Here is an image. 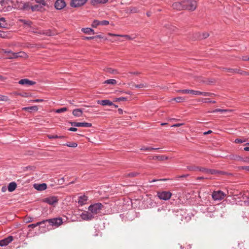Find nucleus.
Masks as SVG:
<instances>
[{"label":"nucleus","mask_w":249,"mask_h":249,"mask_svg":"<svg viewBox=\"0 0 249 249\" xmlns=\"http://www.w3.org/2000/svg\"><path fill=\"white\" fill-rule=\"evenodd\" d=\"M139 175V173L138 172H131V173H129L126 174V176L127 177L132 178V177H136V176H138Z\"/></svg>","instance_id":"nucleus-44"},{"label":"nucleus","mask_w":249,"mask_h":249,"mask_svg":"<svg viewBox=\"0 0 249 249\" xmlns=\"http://www.w3.org/2000/svg\"><path fill=\"white\" fill-rule=\"evenodd\" d=\"M219 173L218 170H216L214 169H208V174L211 175H214Z\"/></svg>","instance_id":"nucleus-46"},{"label":"nucleus","mask_w":249,"mask_h":249,"mask_svg":"<svg viewBox=\"0 0 249 249\" xmlns=\"http://www.w3.org/2000/svg\"><path fill=\"white\" fill-rule=\"evenodd\" d=\"M243 61H249V57L248 56H243L242 57Z\"/></svg>","instance_id":"nucleus-63"},{"label":"nucleus","mask_w":249,"mask_h":249,"mask_svg":"<svg viewBox=\"0 0 249 249\" xmlns=\"http://www.w3.org/2000/svg\"><path fill=\"white\" fill-rule=\"evenodd\" d=\"M226 196V194L222 191L218 190L213 191L212 195V197L214 200L220 201L224 199Z\"/></svg>","instance_id":"nucleus-6"},{"label":"nucleus","mask_w":249,"mask_h":249,"mask_svg":"<svg viewBox=\"0 0 249 249\" xmlns=\"http://www.w3.org/2000/svg\"><path fill=\"white\" fill-rule=\"evenodd\" d=\"M6 36L5 33L0 31V37L5 38Z\"/></svg>","instance_id":"nucleus-62"},{"label":"nucleus","mask_w":249,"mask_h":249,"mask_svg":"<svg viewBox=\"0 0 249 249\" xmlns=\"http://www.w3.org/2000/svg\"><path fill=\"white\" fill-rule=\"evenodd\" d=\"M214 94L211 92H202L199 91V95H203L204 96H212L213 95H214Z\"/></svg>","instance_id":"nucleus-38"},{"label":"nucleus","mask_w":249,"mask_h":249,"mask_svg":"<svg viewBox=\"0 0 249 249\" xmlns=\"http://www.w3.org/2000/svg\"><path fill=\"white\" fill-rule=\"evenodd\" d=\"M31 6L29 3H20L19 5L17 7L19 9H22L24 10H28L31 8Z\"/></svg>","instance_id":"nucleus-22"},{"label":"nucleus","mask_w":249,"mask_h":249,"mask_svg":"<svg viewBox=\"0 0 249 249\" xmlns=\"http://www.w3.org/2000/svg\"><path fill=\"white\" fill-rule=\"evenodd\" d=\"M8 100V97L5 96L0 95V101H6Z\"/></svg>","instance_id":"nucleus-58"},{"label":"nucleus","mask_w":249,"mask_h":249,"mask_svg":"<svg viewBox=\"0 0 249 249\" xmlns=\"http://www.w3.org/2000/svg\"><path fill=\"white\" fill-rule=\"evenodd\" d=\"M82 39L83 40H89V39H92L93 38V36H83L82 37Z\"/></svg>","instance_id":"nucleus-60"},{"label":"nucleus","mask_w":249,"mask_h":249,"mask_svg":"<svg viewBox=\"0 0 249 249\" xmlns=\"http://www.w3.org/2000/svg\"><path fill=\"white\" fill-rule=\"evenodd\" d=\"M201 101L203 103H215V101L211 100L209 98H203L201 99Z\"/></svg>","instance_id":"nucleus-48"},{"label":"nucleus","mask_w":249,"mask_h":249,"mask_svg":"<svg viewBox=\"0 0 249 249\" xmlns=\"http://www.w3.org/2000/svg\"><path fill=\"white\" fill-rule=\"evenodd\" d=\"M159 148H153L151 147H145L143 146L141 148V150H146V151H150L153 150H157L159 149Z\"/></svg>","instance_id":"nucleus-42"},{"label":"nucleus","mask_w":249,"mask_h":249,"mask_svg":"<svg viewBox=\"0 0 249 249\" xmlns=\"http://www.w3.org/2000/svg\"><path fill=\"white\" fill-rule=\"evenodd\" d=\"M46 3L44 0H40V2H36V4L31 6V9L33 11L41 10Z\"/></svg>","instance_id":"nucleus-8"},{"label":"nucleus","mask_w":249,"mask_h":249,"mask_svg":"<svg viewBox=\"0 0 249 249\" xmlns=\"http://www.w3.org/2000/svg\"><path fill=\"white\" fill-rule=\"evenodd\" d=\"M209 36V35L208 33H203L202 35V36H200V38L201 39H205V38H206L207 37H208Z\"/></svg>","instance_id":"nucleus-55"},{"label":"nucleus","mask_w":249,"mask_h":249,"mask_svg":"<svg viewBox=\"0 0 249 249\" xmlns=\"http://www.w3.org/2000/svg\"><path fill=\"white\" fill-rule=\"evenodd\" d=\"M230 158L231 160L239 161V160H241V157L235 155H232L230 156Z\"/></svg>","instance_id":"nucleus-43"},{"label":"nucleus","mask_w":249,"mask_h":249,"mask_svg":"<svg viewBox=\"0 0 249 249\" xmlns=\"http://www.w3.org/2000/svg\"><path fill=\"white\" fill-rule=\"evenodd\" d=\"M108 71L111 73H118L117 71L116 70L112 69L111 68L108 69Z\"/></svg>","instance_id":"nucleus-57"},{"label":"nucleus","mask_w":249,"mask_h":249,"mask_svg":"<svg viewBox=\"0 0 249 249\" xmlns=\"http://www.w3.org/2000/svg\"><path fill=\"white\" fill-rule=\"evenodd\" d=\"M19 21L23 23L25 25H26L27 26L30 27L31 28V29H30L31 32H32V30H33V29H34L35 31L36 30V29H35V28L32 27V22L31 21L27 20H25L24 19H20Z\"/></svg>","instance_id":"nucleus-23"},{"label":"nucleus","mask_w":249,"mask_h":249,"mask_svg":"<svg viewBox=\"0 0 249 249\" xmlns=\"http://www.w3.org/2000/svg\"><path fill=\"white\" fill-rule=\"evenodd\" d=\"M104 84L115 85L117 84V81L113 79H107L104 82Z\"/></svg>","instance_id":"nucleus-33"},{"label":"nucleus","mask_w":249,"mask_h":249,"mask_svg":"<svg viewBox=\"0 0 249 249\" xmlns=\"http://www.w3.org/2000/svg\"><path fill=\"white\" fill-rule=\"evenodd\" d=\"M82 110L81 108L75 109L72 111V114L75 117H80L82 114Z\"/></svg>","instance_id":"nucleus-27"},{"label":"nucleus","mask_w":249,"mask_h":249,"mask_svg":"<svg viewBox=\"0 0 249 249\" xmlns=\"http://www.w3.org/2000/svg\"><path fill=\"white\" fill-rule=\"evenodd\" d=\"M109 24V22L107 20H102V21H99L98 20H95L94 19V28L96 27L98 25H107Z\"/></svg>","instance_id":"nucleus-24"},{"label":"nucleus","mask_w":249,"mask_h":249,"mask_svg":"<svg viewBox=\"0 0 249 249\" xmlns=\"http://www.w3.org/2000/svg\"><path fill=\"white\" fill-rule=\"evenodd\" d=\"M88 200V197L85 195H82L78 196V203L79 205H83L85 204Z\"/></svg>","instance_id":"nucleus-19"},{"label":"nucleus","mask_w":249,"mask_h":249,"mask_svg":"<svg viewBox=\"0 0 249 249\" xmlns=\"http://www.w3.org/2000/svg\"><path fill=\"white\" fill-rule=\"evenodd\" d=\"M167 180H168V179H167V178H162V179H154L150 181L149 182H156V181H159V180H160V181H166Z\"/></svg>","instance_id":"nucleus-59"},{"label":"nucleus","mask_w":249,"mask_h":249,"mask_svg":"<svg viewBox=\"0 0 249 249\" xmlns=\"http://www.w3.org/2000/svg\"><path fill=\"white\" fill-rule=\"evenodd\" d=\"M178 92H180L184 94L190 93L194 95H199V91L186 89L178 90Z\"/></svg>","instance_id":"nucleus-16"},{"label":"nucleus","mask_w":249,"mask_h":249,"mask_svg":"<svg viewBox=\"0 0 249 249\" xmlns=\"http://www.w3.org/2000/svg\"><path fill=\"white\" fill-rule=\"evenodd\" d=\"M244 142V141H242L241 139H236L235 140V142L236 143H241L243 142Z\"/></svg>","instance_id":"nucleus-64"},{"label":"nucleus","mask_w":249,"mask_h":249,"mask_svg":"<svg viewBox=\"0 0 249 249\" xmlns=\"http://www.w3.org/2000/svg\"><path fill=\"white\" fill-rule=\"evenodd\" d=\"M32 32H34L35 33H37V34H45L48 36H54L55 35V34L52 31H51L50 30L44 31H40V30L39 31H37V30L35 31L34 29H33V30H32Z\"/></svg>","instance_id":"nucleus-17"},{"label":"nucleus","mask_w":249,"mask_h":249,"mask_svg":"<svg viewBox=\"0 0 249 249\" xmlns=\"http://www.w3.org/2000/svg\"><path fill=\"white\" fill-rule=\"evenodd\" d=\"M129 85H131L133 87H135L136 88H139V89L145 88L147 87V85L146 84H140L136 85L133 83H131L129 84Z\"/></svg>","instance_id":"nucleus-31"},{"label":"nucleus","mask_w":249,"mask_h":249,"mask_svg":"<svg viewBox=\"0 0 249 249\" xmlns=\"http://www.w3.org/2000/svg\"><path fill=\"white\" fill-rule=\"evenodd\" d=\"M38 109L37 107L36 106H32V107H25L22 108V110H34V111H37Z\"/></svg>","instance_id":"nucleus-35"},{"label":"nucleus","mask_w":249,"mask_h":249,"mask_svg":"<svg viewBox=\"0 0 249 249\" xmlns=\"http://www.w3.org/2000/svg\"><path fill=\"white\" fill-rule=\"evenodd\" d=\"M127 100V98L124 97H121L117 98L115 99V101H125Z\"/></svg>","instance_id":"nucleus-52"},{"label":"nucleus","mask_w":249,"mask_h":249,"mask_svg":"<svg viewBox=\"0 0 249 249\" xmlns=\"http://www.w3.org/2000/svg\"><path fill=\"white\" fill-rule=\"evenodd\" d=\"M172 7L174 9L178 10H184L183 7V0L180 2H174L172 5Z\"/></svg>","instance_id":"nucleus-18"},{"label":"nucleus","mask_w":249,"mask_h":249,"mask_svg":"<svg viewBox=\"0 0 249 249\" xmlns=\"http://www.w3.org/2000/svg\"><path fill=\"white\" fill-rule=\"evenodd\" d=\"M239 170H245L247 172H249V166H243L238 167Z\"/></svg>","instance_id":"nucleus-51"},{"label":"nucleus","mask_w":249,"mask_h":249,"mask_svg":"<svg viewBox=\"0 0 249 249\" xmlns=\"http://www.w3.org/2000/svg\"><path fill=\"white\" fill-rule=\"evenodd\" d=\"M174 215L177 217V219L181 221V217L182 215V209H178L177 211L173 212Z\"/></svg>","instance_id":"nucleus-29"},{"label":"nucleus","mask_w":249,"mask_h":249,"mask_svg":"<svg viewBox=\"0 0 249 249\" xmlns=\"http://www.w3.org/2000/svg\"><path fill=\"white\" fill-rule=\"evenodd\" d=\"M196 168H197V170H198L202 172H204V173L208 174V168H204V167H196Z\"/></svg>","instance_id":"nucleus-47"},{"label":"nucleus","mask_w":249,"mask_h":249,"mask_svg":"<svg viewBox=\"0 0 249 249\" xmlns=\"http://www.w3.org/2000/svg\"><path fill=\"white\" fill-rule=\"evenodd\" d=\"M44 221H46V222H48V223H49L50 225L56 227H58L59 226H60L63 222L62 219L60 217H56L47 220H44Z\"/></svg>","instance_id":"nucleus-5"},{"label":"nucleus","mask_w":249,"mask_h":249,"mask_svg":"<svg viewBox=\"0 0 249 249\" xmlns=\"http://www.w3.org/2000/svg\"><path fill=\"white\" fill-rule=\"evenodd\" d=\"M184 10L194 11L196 8V1L194 0H183Z\"/></svg>","instance_id":"nucleus-1"},{"label":"nucleus","mask_w":249,"mask_h":249,"mask_svg":"<svg viewBox=\"0 0 249 249\" xmlns=\"http://www.w3.org/2000/svg\"><path fill=\"white\" fill-rule=\"evenodd\" d=\"M66 6L64 0H57L55 3V7L58 10L62 9Z\"/></svg>","instance_id":"nucleus-13"},{"label":"nucleus","mask_w":249,"mask_h":249,"mask_svg":"<svg viewBox=\"0 0 249 249\" xmlns=\"http://www.w3.org/2000/svg\"><path fill=\"white\" fill-rule=\"evenodd\" d=\"M237 73H239L242 75H249V72L243 71L240 69H237Z\"/></svg>","instance_id":"nucleus-39"},{"label":"nucleus","mask_w":249,"mask_h":249,"mask_svg":"<svg viewBox=\"0 0 249 249\" xmlns=\"http://www.w3.org/2000/svg\"><path fill=\"white\" fill-rule=\"evenodd\" d=\"M45 223H46V221H44V220H42L40 222H37L36 223V224H30L29 225H28V228H35V227L38 226H39L40 225H42V224H44Z\"/></svg>","instance_id":"nucleus-32"},{"label":"nucleus","mask_w":249,"mask_h":249,"mask_svg":"<svg viewBox=\"0 0 249 249\" xmlns=\"http://www.w3.org/2000/svg\"><path fill=\"white\" fill-rule=\"evenodd\" d=\"M81 31L85 34L89 35L93 30L90 28H84L81 29Z\"/></svg>","instance_id":"nucleus-36"},{"label":"nucleus","mask_w":249,"mask_h":249,"mask_svg":"<svg viewBox=\"0 0 249 249\" xmlns=\"http://www.w3.org/2000/svg\"><path fill=\"white\" fill-rule=\"evenodd\" d=\"M70 147H76L77 146V144L76 142H68L66 144H63Z\"/></svg>","instance_id":"nucleus-45"},{"label":"nucleus","mask_w":249,"mask_h":249,"mask_svg":"<svg viewBox=\"0 0 249 249\" xmlns=\"http://www.w3.org/2000/svg\"><path fill=\"white\" fill-rule=\"evenodd\" d=\"M239 161L243 162H248L249 161V158H243L241 157V160H239Z\"/></svg>","instance_id":"nucleus-61"},{"label":"nucleus","mask_w":249,"mask_h":249,"mask_svg":"<svg viewBox=\"0 0 249 249\" xmlns=\"http://www.w3.org/2000/svg\"><path fill=\"white\" fill-rule=\"evenodd\" d=\"M221 70L223 71H227L229 73H236L237 69H231V68H227L225 67H221L220 68Z\"/></svg>","instance_id":"nucleus-30"},{"label":"nucleus","mask_w":249,"mask_h":249,"mask_svg":"<svg viewBox=\"0 0 249 249\" xmlns=\"http://www.w3.org/2000/svg\"><path fill=\"white\" fill-rule=\"evenodd\" d=\"M108 0H94V2L98 3H106Z\"/></svg>","instance_id":"nucleus-54"},{"label":"nucleus","mask_w":249,"mask_h":249,"mask_svg":"<svg viewBox=\"0 0 249 249\" xmlns=\"http://www.w3.org/2000/svg\"><path fill=\"white\" fill-rule=\"evenodd\" d=\"M191 219L190 215L187 213L185 209H182V215L181 217V221L187 222Z\"/></svg>","instance_id":"nucleus-12"},{"label":"nucleus","mask_w":249,"mask_h":249,"mask_svg":"<svg viewBox=\"0 0 249 249\" xmlns=\"http://www.w3.org/2000/svg\"><path fill=\"white\" fill-rule=\"evenodd\" d=\"M95 38H103L105 40L107 39V37H104L101 35L94 36V39Z\"/></svg>","instance_id":"nucleus-53"},{"label":"nucleus","mask_w":249,"mask_h":249,"mask_svg":"<svg viewBox=\"0 0 249 249\" xmlns=\"http://www.w3.org/2000/svg\"><path fill=\"white\" fill-rule=\"evenodd\" d=\"M1 51L7 54L6 58L7 59H15L19 57H23L24 53L23 52L19 53H13L10 51H6L4 49H2Z\"/></svg>","instance_id":"nucleus-2"},{"label":"nucleus","mask_w":249,"mask_h":249,"mask_svg":"<svg viewBox=\"0 0 249 249\" xmlns=\"http://www.w3.org/2000/svg\"><path fill=\"white\" fill-rule=\"evenodd\" d=\"M68 108L67 107H62L56 110L55 112L60 113L65 111H67Z\"/></svg>","instance_id":"nucleus-49"},{"label":"nucleus","mask_w":249,"mask_h":249,"mask_svg":"<svg viewBox=\"0 0 249 249\" xmlns=\"http://www.w3.org/2000/svg\"><path fill=\"white\" fill-rule=\"evenodd\" d=\"M229 111L230 110H228V109L217 108V109H215L211 111V113L220 112L221 113H223L227 112Z\"/></svg>","instance_id":"nucleus-37"},{"label":"nucleus","mask_w":249,"mask_h":249,"mask_svg":"<svg viewBox=\"0 0 249 249\" xmlns=\"http://www.w3.org/2000/svg\"><path fill=\"white\" fill-rule=\"evenodd\" d=\"M173 100L178 103H181L185 101V98L183 97H177L174 98Z\"/></svg>","instance_id":"nucleus-41"},{"label":"nucleus","mask_w":249,"mask_h":249,"mask_svg":"<svg viewBox=\"0 0 249 249\" xmlns=\"http://www.w3.org/2000/svg\"><path fill=\"white\" fill-rule=\"evenodd\" d=\"M108 35L110 36H123V37H124L125 38H126V39H127L128 40H132V39H134V38H135L134 37H132L131 36H130L129 35H117V34H112V33H108Z\"/></svg>","instance_id":"nucleus-25"},{"label":"nucleus","mask_w":249,"mask_h":249,"mask_svg":"<svg viewBox=\"0 0 249 249\" xmlns=\"http://www.w3.org/2000/svg\"><path fill=\"white\" fill-rule=\"evenodd\" d=\"M172 195V193L169 191H162L161 192H158L157 194L158 197L160 199L163 200H167L169 199Z\"/></svg>","instance_id":"nucleus-7"},{"label":"nucleus","mask_w":249,"mask_h":249,"mask_svg":"<svg viewBox=\"0 0 249 249\" xmlns=\"http://www.w3.org/2000/svg\"><path fill=\"white\" fill-rule=\"evenodd\" d=\"M34 186L36 189L38 191H43L47 188V185L45 183L35 184Z\"/></svg>","instance_id":"nucleus-21"},{"label":"nucleus","mask_w":249,"mask_h":249,"mask_svg":"<svg viewBox=\"0 0 249 249\" xmlns=\"http://www.w3.org/2000/svg\"><path fill=\"white\" fill-rule=\"evenodd\" d=\"M7 26V24L5 21H3V20L0 21V28H5Z\"/></svg>","instance_id":"nucleus-50"},{"label":"nucleus","mask_w":249,"mask_h":249,"mask_svg":"<svg viewBox=\"0 0 249 249\" xmlns=\"http://www.w3.org/2000/svg\"><path fill=\"white\" fill-rule=\"evenodd\" d=\"M48 137L50 139H56V138H58L57 135H48Z\"/></svg>","instance_id":"nucleus-56"},{"label":"nucleus","mask_w":249,"mask_h":249,"mask_svg":"<svg viewBox=\"0 0 249 249\" xmlns=\"http://www.w3.org/2000/svg\"><path fill=\"white\" fill-rule=\"evenodd\" d=\"M158 212L161 213V215L165 216L167 215V213L170 211L163 208H159Z\"/></svg>","instance_id":"nucleus-34"},{"label":"nucleus","mask_w":249,"mask_h":249,"mask_svg":"<svg viewBox=\"0 0 249 249\" xmlns=\"http://www.w3.org/2000/svg\"><path fill=\"white\" fill-rule=\"evenodd\" d=\"M13 240V237L12 236H9L7 237L0 240V246L4 247L8 245Z\"/></svg>","instance_id":"nucleus-11"},{"label":"nucleus","mask_w":249,"mask_h":249,"mask_svg":"<svg viewBox=\"0 0 249 249\" xmlns=\"http://www.w3.org/2000/svg\"><path fill=\"white\" fill-rule=\"evenodd\" d=\"M17 187V184L14 182L10 183L8 186V190L11 192L14 191Z\"/></svg>","instance_id":"nucleus-28"},{"label":"nucleus","mask_w":249,"mask_h":249,"mask_svg":"<svg viewBox=\"0 0 249 249\" xmlns=\"http://www.w3.org/2000/svg\"><path fill=\"white\" fill-rule=\"evenodd\" d=\"M89 212L85 211L82 213L80 216L82 219L85 220H91L93 216V205H90L89 207Z\"/></svg>","instance_id":"nucleus-3"},{"label":"nucleus","mask_w":249,"mask_h":249,"mask_svg":"<svg viewBox=\"0 0 249 249\" xmlns=\"http://www.w3.org/2000/svg\"><path fill=\"white\" fill-rule=\"evenodd\" d=\"M87 0H71V5L73 7H77L84 5Z\"/></svg>","instance_id":"nucleus-10"},{"label":"nucleus","mask_w":249,"mask_h":249,"mask_svg":"<svg viewBox=\"0 0 249 249\" xmlns=\"http://www.w3.org/2000/svg\"><path fill=\"white\" fill-rule=\"evenodd\" d=\"M43 201L55 207L58 203V198L57 196H52L44 198Z\"/></svg>","instance_id":"nucleus-4"},{"label":"nucleus","mask_w":249,"mask_h":249,"mask_svg":"<svg viewBox=\"0 0 249 249\" xmlns=\"http://www.w3.org/2000/svg\"><path fill=\"white\" fill-rule=\"evenodd\" d=\"M12 3V1L10 0H1L0 1V4L3 9L5 8V11H10L12 9V7L10 6Z\"/></svg>","instance_id":"nucleus-9"},{"label":"nucleus","mask_w":249,"mask_h":249,"mask_svg":"<svg viewBox=\"0 0 249 249\" xmlns=\"http://www.w3.org/2000/svg\"><path fill=\"white\" fill-rule=\"evenodd\" d=\"M103 207V205L101 203H94V214L99 212Z\"/></svg>","instance_id":"nucleus-26"},{"label":"nucleus","mask_w":249,"mask_h":249,"mask_svg":"<svg viewBox=\"0 0 249 249\" xmlns=\"http://www.w3.org/2000/svg\"><path fill=\"white\" fill-rule=\"evenodd\" d=\"M18 83L22 85L32 86L36 84V82L28 79H23L18 81Z\"/></svg>","instance_id":"nucleus-14"},{"label":"nucleus","mask_w":249,"mask_h":249,"mask_svg":"<svg viewBox=\"0 0 249 249\" xmlns=\"http://www.w3.org/2000/svg\"><path fill=\"white\" fill-rule=\"evenodd\" d=\"M71 125L75 127H88L91 126V124L88 123H76V122H71Z\"/></svg>","instance_id":"nucleus-15"},{"label":"nucleus","mask_w":249,"mask_h":249,"mask_svg":"<svg viewBox=\"0 0 249 249\" xmlns=\"http://www.w3.org/2000/svg\"><path fill=\"white\" fill-rule=\"evenodd\" d=\"M97 103L98 104H100L104 106H111L112 105H113V103L109 100H98L97 101Z\"/></svg>","instance_id":"nucleus-20"},{"label":"nucleus","mask_w":249,"mask_h":249,"mask_svg":"<svg viewBox=\"0 0 249 249\" xmlns=\"http://www.w3.org/2000/svg\"><path fill=\"white\" fill-rule=\"evenodd\" d=\"M167 159V157H165L164 156H155L153 157V160H163L164 159Z\"/></svg>","instance_id":"nucleus-40"}]
</instances>
